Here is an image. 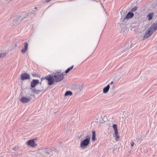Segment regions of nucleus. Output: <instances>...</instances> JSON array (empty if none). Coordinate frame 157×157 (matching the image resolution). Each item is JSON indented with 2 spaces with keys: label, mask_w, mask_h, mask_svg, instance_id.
Instances as JSON below:
<instances>
[{
  "label": "nucleus",
  "mask_w": 157,
  "mask_h": 157,
  "mask_svg": "<svg viewBox=\"0 0 157 157\" xmlns=\"http://www.w3.org/2000/svg\"><path fill=\"white\" fill-rule=\"evenodd\" d=\"M90 137L89 136L85 137V138L82 140L81 142L80 147L81 148H86L90 144Z\"/></svg>",
  "instance_id": "1"
},
{
  "label": "nucleus",
  "mask_w": 157,
  "mask_h": 157,
  "mask_svg": "<svg viewBox=\"0 0 157 157\" xmlns=\"http://www.w3.org/2000/svg\"><path fill=\"white\" fill-rule=\"evenodd\" d=\"M46 79L48 81V84L49 86H51L53 84V78L51 75H48L45 76L44 77H42L41 78V82L43 80Z\"/></svg>",
  "instance_id": "2"
},
{
  "label": "nucleus",
  "mask_w": 157,
  "mask_h": 157,
  "mask_svg": "<svg viewBox=\"0 0 157 157\" xmlns=\"http://www.w3.org/2000/svg\"><path fill=\"white\" fill-rule=\"evenodd\" d=\"M51 75L53 78V84H54L55 82H59L63 79V77L61 75L55 74L54 75L53 74Z\"/></svg>",
  "instance_id": "3"
},
{
  "label": "nucleus",
  "mask_w": 157,
  "mask_h": 157,
  "mask_svg": "<svg viewBox=\"0 0 157 157\" xmlns=\"http://www.w3.org/2000/svg\"><path fill=\"white\" fill-rule=\"evenodd\" d=\"M36 13V11L34 10H31V11H29L26 13H23V14L24 15L23 16V17L21 19V20H22L26 18L30 17L32 14H35Z\"/></svg>",
  "instance_id": "4"
},
{
  "label": "nucleus",
  "mask_w": 157,
  "mask_h": 157,
  "mask_svg": "<svg viewBox=\"0 0 157 157\" xmlns=\"http://www.w3.org/2000/svg\"><path fill=\"white\" fill-rule=\"evenodd\" d=\"M148 29L152 32L153 33L157 30V21H155Z\"/></svg>",
  "instance_id": "5"
},
{
  "label": "nucleus",
  "mask_w": 157,
  "mask_h": 157,
  "mask_svg": "<svg viewBox=\"0 0 157 157\" xmlns=\"http://www.w3.org/2000/svg\"><path fill=\"white\" fill-rule=\"evenodd\" d=\"M30 78V75L27 73H22L21 74L20 78L22 80L28 79Z\"/></svg>",
  "instance_id": "6"
},
{
  "label": "nucleus",
  "mask_w": 157,
  "mask_h": 157,
  "mask_svg": "<svg viewBox=\"0 0 157 157\" xmlns=\"http://www.w3.org/2000/svg\"><path fill=\"white\" fill-rule=\"evenodd\" d=\"M39 83L41 85V82H40L39 80L38 79H33L31 82L30 86L32 88H33L35 87V86Z\"/></svg>",
  "instance_id": "7"
},
{
  "label": "nucleus",
  "mask_w": 157,
  "mask_h": 157,
  "mask_svg": "<svg viewBox=\"0 0 157 157\" xmlns=\"http://www.w3.org/2000/svg\"><path fill=\"white\" fill-rule=\"evenodd\" d=\"M31 99L32 98H26L23 97L20 99V101L23 103H25L29 102Z\"/></svg>",
  "instance_id": "8"
},
{
  "label": "nucleus",
  "mask_w": 157,
  "mask_h": 157,
  "mask_svg": "<svg viewBox=\"0 0 157 157\" xmlns=\"http://www.w3.org/2000/svg\"><path fill=\"white\" fill-rule=\"evenodd\" d=\"M153 34L152 32H151V31H150L149 29H147L144 36V38L145 39H147Z\"/></svg>",
  "instance_id": "9"
},
{
  "label": "nucleus",
  "mask_w": 157,
  "mask_h": 157,
  "mask_svg": "<svg viewBox=\"0 0 157 157\" xmlns=\"http://www.w3.org/2000/svg\"><path fill=\"white\" fill-rule=\"evenodd\" d=\"M27 145L32 147H34L36 145V144L34 142V139L31 140L27 142Z\"/></svg>",
  "instance_id": "10"
},
{
  "label": "nucleus",
  "mask_w": 157,
  "mask_h": 157,
  "mask_svg": "<svg viewBox=\"0 0 157 157\" xmlns=\"http://www.w3.org/2000/svg\"><path fill=\"white\" fill-rule=\"evenodd\" d=\"M11 24L12 26H15L16 27L18 24H20V21H19V19H15L13 21H11Z\"/></svg>",
  "instance_id": "11"
},
{
  "label": "nucleus",
  "mask_w": 157,
  "mask_h": 157,
  "mask_svg": "<svg viewBox=\"0 0 157 157\" xmlns=\"http://www.w3.org/2000/svg\"><path fill=\"white\" fill-rule=\"evenodd\" d=\"M134 15V14L133 13L130 12H128L126 16L124 18V20L123 21H124V20L125 19H128L132 18L133 17Z\"/></svg>",
  "instance_id": "12"
},
{
  "label": "nucleus",
  "mask_w": 157,
  "mask_h": 157,
  "mask_svg": "<svg viewBox=\"0 0 157 157\" xmlns=\"http://www.w3.org/2000/svg\"><path fill=\"white\" fill-rule=\"evenodd\" d=\"M24 48L21 50V52L22 53H25L28 49V43L26 42L24 43Z\"/></svg>",
  "instance_id": "13"
},
{
  "label": "nucleus",
  "mask_w": 157,
  "mask_h": 157,
  "mask_svg": "<svg viewBox=\"0 0 157 157\" xmlns=\"http://www.w3.org/2000/svg\"><path fill=\"white\" fill-rule=\"evenodd\" d=\"M154 15V13H149L147 16V17L148 18V20L149 21H151L152 20Z\"/></svg>",
  "instance_id": "14"
},
{
  "label": "nucleus",
  "mask_w": 157,
  "mask_h": 157,
  "mask_svg": "<svg viewBox=\"0 0 157 157\" xmlns=\"http://www.w3.org/2000/svg\"><path fill=\"white\" fill-rule=\"evenodd\" d=\"M110 88V86L108 85L106 86L103 89V92L105 93H106L108 91Z\"/></svg>",
  "instance_id": "15"
},
{
  "label": "nucleus",
  "mask_w": 157,
  "mask_h": 157,
  "mask_svg": "<svg viewBox=\"0 0 157 157\" xmlns=\"http://www.w3.org/2000/svg\"><path fill=\"white\" fill-rule=\"evenodd\" d=\"M115 131V135L116 136V137L115 138V140L116 141H117L118 140V139L119 138V136L118 135V130H116Z\"/></svg>",
  "instance_id": "16"
},
{
  "label": "nucleus",
  "mask_w": 157,
  "mask_h": 157,
  "mask_svg": "<svg viewBox=\"0 0 157 157\" xmlns=\"http://www.w3.org/2000/svg\"><path fill=\"white\" fill-rule=\"evenodd\" d=\"M92 141H95L96 140V133L95 131H92Z\"/></svg>",
  "instance_id": "17"
},
{
  "label": "nucleus",
  "mask_w": 157,
  "mask_h": 157,
  "mask_svg": "<svg viewBox=\"0 0 157 157\" xmlns=\"http://www.w3.org/2000/svg\"><path fill=\"white\" fill-rule=\"evenodd\" d=\"M74 67V66L72 65L71 67H69L68 68L66 71H65V73L66 74H67L68 73L71 69H72L73 67Z\"/></svg>",
  "instance_id": "18"
},
{
  "label": "nucleus",
  "mask_w": 157,
  "mask_h": 157,
  "mask_svg": "<svg viewBox=\"0 0 157 157\" xmlns=\"http://www.w3.org/2000/svg\"><path fill=\"white\" fill-rule=\"evenodd\" d=\"M72 94V92L70 91H67L65 94L64 95L65 96H71Z\"/></svg>",
  "instance_id": "19"
},
{
  "label": "nucleus",
  "mask_w": 157,
  "mask_h": 157,
  "mask_svg": "<svg viewBox=\"0 0 157 157\" xmlns=\"http://www.w3.org/2000/svg\"><path fill=\"white\" fill-rule=\"evenodd\" d=\"M43 151H44V153L46 154L47 155H49L50 154V152L49 151H47L46 150H44L43 149H41L40 150H39V152H43Z\"/></svg>",
  "instance_id": "20"
},
{
  "label": "nucleus",
  "mask_w": 157,
  "mask_h": 157,
  "mask_svg": "<svg viewBox=\"0 0 157 157\" xmlns=\"http://www.w3.org/2000/svg\"><path fill=\"white\" fill-rule=\"evenodd\" d=\"M32 75L33 77H39L38 74L36 72H33L32 73Z\"/></svg>",
  "instance_id": "21"
},
{
  "label": "nucleus",
  "mask_w": 157,
  "mask_h": 157,
  "mask_svg": "<svg viewBox=\"0 0 157 157\" xmlns=\"http://www.w3.org/2000/svg\"><path fill=\"white\" fill-rule=\"evenodd\" d=\"M137 6H135L133 7L131 10V11L132 12H135L137 10Z\"/></svg>",
  "instance_id": "22"
},
{
  "label": "nucleus",
  "mask_w": 157,
  "mask_h": 157,
  "mask_svg": "<svg viewBox=\"0 0 157 157\" xmlns=\"http://www.w3.org/2000/svg\"><path fill=\"white\" fill-rule=\"evenodd\" d=\"M6 54L5 53H0V59L3 57L6 56Z\"/></svg>",
  "instance_id": "23"
},
{
  "label": "nucleus",
  "mask_w": 157,
  "mask_h": 157,
  "mask_svg": "<svg viewBox=\"0 0 157 157\" xmlns=\"http://www.w3.org/2000/svg\"><path fill=\"white\" fill-rule=\"evenodd\" d=\"M41 90H36V89H34L33 92L37 94H38L40 92H41Z\"/></svg>",
  "instance_id": "24"
},
{
  "label": "nucleus",
  "mask_w": 157,
  "mask_h": 157,
  "mask_svg": "<svg viewBox=\"0 0 157 157\" xmlns=\"http://www.w3.org/2000/svg\"><path fill=\"white\" fill-rule=\"evenodd\" d=\"M142 136L137 137L136 139L138 142H140L142 140Z\"/></svg>",
  "instance_id": "25"
},
{
  "label": "nucleus",
  "mask_w": 157,
  "mask_h": 157,
  "mask_svg": "<svg viewBox=\"0 0 157 157\" xmlns=\"http://www.w3.org/2000/svg\"><path fill=\"white\" fill-rule=\"evenodd\" d=\"M113 129H114V131L117 130V124H113Z\"/></svg>",
  "instance_id": "26"
},
{
  "label": "nucleus",
  "mask_w": 157,
  "mask_h": 157,
  "mask_svg": "<svg viewBox=\"0 0 157 157\" xmlns=\"http://www.w3.org/2000/svg\"><path fill=\"white\" fill-rule=\"evenodd\" d=\"M83 87H84V86L83 85H82L81 86H80L79 88V89L80 91H81V90L83 89Z\"/></svg>",
  "instance_id": "27"
},
{
  "label": "nucleus",
  "mask_w": 157,
  "mask_h": 157,
  "mask_svg": "<svg viewBox=\"0 0 157 157\" xmlns=\"http://www.w3.org/2000/svg\"><path fill=\"white\" fill-rule=\"evenodd\" d=\"M65 73V72H63L62 73H61L60 74H59V75H62V76L63 77V78H64V74Z\"/></svg>",
  "instance_id": "28"
},
{
  "label": "nucleus",
  "mask_w": 157,
  "mask_h": 157,
  "mask_svg": "<svg viewBox=\"0 0 157 157\" xmlns=\"http://www.w3.org/2000/svg\"><path fill=\"white\" fill-rule=\"evenodd\" d=\"M134 144V143L133 142H132L131 144V147H133Z\"/></svg>",
  "instance_id": "29"
},
{
  "label": "nucleus",
  "mask_w": 157,
  "mask_h": 157,
  "mask_svg": "<svg viewBox=\"0 0 157 157\" xmlns=\"http://www.w3.org/2000/svg\"><path fill=\"white\" fill-rule=\"evenodd\" d=\"M53 150H51L49 152H50V154H51V155H53V153H52V151Z\"/></svg>",
  "instance_id": "30"
},
{
  "label": "nucleus",
  "mask_w": 157,
  "mask_h": 157,
  "mask_svg": "<svg viewBox=\"0 0 157 157\" xmlns=\"http://www.w3.org/2000/svg\"><path fill=\"white\" fill-rule=\"evenodd\" d=\"M113 83V81L111 82L109 85L110 86V85H112Z\"/></svg>",
  "instance_id": "31"
},
{
  "label": "nucleus",
  "mask_w": 157,
  "mask_h": 157,
  "mask_svg": "<svg viewBox=\"0 0 157 157\" xmlns=\"http://www.w3.org/2000/svg\"><path fill=\"white\" fill-rule=\"evenodd\" d=\"M51 0H46L45 1L46 2H48L51 1Z\"/></svg>",
  "instance_id": "32"
},
{
  "label": "nucleus",
  "mask_w": 157,
  "mask_h": 157,
  "mask_svg": "<svg viewBox=\"0 0 157 157\" xmlns=\"http://www.w3.org/2000/svg\"><path fill=\"white\" fill-rule=\"evenodd\" d=\"M34 8H35V9H37V7H35Z\"/></svg>",
  "instance_id": "33"
},
{
  "label": "nucleus",
  "mask_w": 157,
  "mask_h": 157,
  "mask_svg": "<svg viewBox=\"0 0 157 157\" xmlns=\"http://www.w3.org/2000/svg\"><path fill=\"white\" fill-rule=\"evenodd\" d=\"M31 95L32 96V94H31Z\"/></svg>",
  "instance_id": "34"
}]
</instances>
